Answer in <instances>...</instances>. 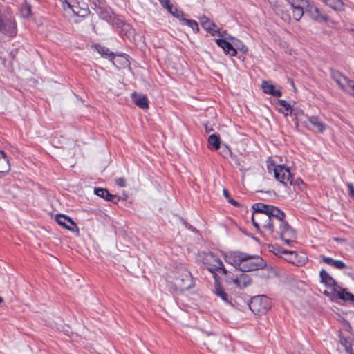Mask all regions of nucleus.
I'll return each instance as SVG.
<instances>
[{
  "label": "nucleus",
  "mask_w": 354,
  "mask_h": 354,
  "mask_svg": "<svg viewBox=\"0 0 354 354\" xmlns=\"http://www.w3.org/2000/svg\"><path fill=\"white\" fill-rule=\"evenodd\" d=\"M225 261L241 272L254 271L266 267V262L260 256L250 255L239 251L227 252L225 255Z\"/></svg>",
  "instance_id": "obj_1"
},
{
  "label": "nucleus",
  "mask_w": 354,
  "mask_h": 354,
  "mask_svg": "<svg viewBox=\"0 0 354 354\" xmlns=\"http://www.w3.org/2000/svg\"><path fill=\"white\" fill-rule=\"evenodd\" d=\"M292 10L293 18L299 21L306 12L313 20L327 22L328 16L322 11L313 0H286Z\"/></svg>",
  "instance_id": "obj_2"
},
{
  "label": "nucleus",
  "mask_w": 354,
  "mask_h": 354,
  "mask_svg": "<svg viewBox=\"0 0 354 354\" xmlns=\"http://www.w3.org/2000/svg\"><path fill=\"white\" fill-rule=\"evenodd\" d=\"M268 214L270 218H275L279 223V230L277 232L279 234L281 239L287 245L293 242L296 238L295 232L284 220L285 213L278 207L271 205Z\"/></svg>",
  "instance_id": "obj_3"
},
{
  "label": "nucleus",
  "mask_w": 354,
  "mask_h": 354,
  "mask_svg": "<svg viewBox=\"0 0 354 354\" xmlns=\"http://www.w3.org/2000/svg\"><path fill=\"white\" fill-rule=\"evenodd\" d=\"M17 32L16 21L11 11L8 8H0V32L14 37Z\"/></svg>",
  "instance_id": "obj_4"
},
{
  "label": "nucleus",
  "mask_w": 354,
  "mask_h": 354,
  "mask_svg": "<svg viewBox=\"0 0 354 354\" xmlns=\"http://www.w3.org/2000/svg\"><path fill=\"white\" fill-rule=\"evenodd\" d=\"M248 306L254 315H262L270 308L271 302L268 297L257 295L250 299Z\"/></svg>",
  "instance_id": "obj_5"
},
{
  "label": "nucleus",
  "mask_w": 354,
  "mask_h": 354,
  "mask_svg": "<svg viewBox=\"0 0 354 354\" xmlns=\"http://www.w3.org/2000/svg\"><path fill=\"white\" fill-rule=\"evenodd\" d=\"M204 268L213 274L214 277L216 271L221 270L223 274H227V270L224 268L222 261L210 254L207 255L203 260Z\"/></svg>",
  "instance_id": "obj_6"
},
{
  "label": "nucleus",
  "mask_w": 354,
  "mask_h": 354,
  "mask_svg": "<svg viewBox=\"0 0 354 354\" xmlns=\"http://www.w3.org/2000/svg\"><path fill=\"white\" fill-rule=\"evenodd\" d=\"M274 174L275 178L283 185H287L290 180H292L289 168L283 165H279L274 167Z\"/></svg>",
  "instance_id": "obj_7"
},
{
  "label": "nucleus",
  "mask_w": 354,
  "mask_h": 354,
  "mask_svg": "<svg viewBox=\"0 0 354 354\" xmlns=\"http://www.w3.org/2000/svg\"><path fill=\"white\" fill-rule=\"evenodd\" d=\"M252 217L261 225V227L272 234L274 232V220L270 218L267 214H252Z\"/></svg>",
  "instance_id": "obj_8"
},
{
  "label": "nucleus",
  "mask_w": 354,
  "mask_h": 354,
  "mask_svg": "<svg viewBox=\"0 0 354 354\" xmlns=\"http://www.w3.org/2000/svg\"><path fill=\"white\" fill-rule=\"evenodd\" d=\"M176 283L182 290H189L194 286L193 277L189 272H185L176 278Z\"/></svg>",
  "instance_id": "obj_9"
},
{
  "label": "nucleus",
  "mask_w": 354,
  "mask_h": 354,
  "mask_svg": "<svg viewBox=\"0 0 354 354\" xmlns=\"http://www.w3.org/2000/svg\"><path fill=\"white\" fill-rule=\"evenodd\" d=\"M55 221L64 228L73 232H79V228L77 224L70 217L64 214H57Z\"/></svg>",
  "instance_id": "obj_10"
},
{
  "label": "nucleus",
  "mask_w": 354,
  "mask_h": 354,
  "mask_svg": "<svg viewBox=\"0 0 354 354\" xmlns=\"http://www.w3.org/2000/svg\"><path fill=\"white\" fill-rule=\"evenodd\" d=\"M200 23L203 28H204L207 32L210 33L211 35H218L219 37H224L223 34L221 33V29L214 30L216 27L215 23L210 20L207 17L203 15L199 18Z\"/></svg>",
  "instance_id": "obj_11"
},
{
  "label": "nucleus",
  "mask_w": 354,
  "mask_h": 354,
  "mask_svg": "<svg viewBox=\"0 0 354 354\" xmlns=\"http://www.w3.org/2000/svg\"><path fill=\"white\" fill-rule=\"evenodd\" d=\"M330 76L343 91L347 90V85L351 80L344 76L339 71L335 69L330 70Z\"/></svg>",
  "instance_id": "obj_12"
},
{
  "label": "nucleus",
  "mask_w": 354,
  "mask_h": 354,
  "mask_svg": "<svg viewBox=\"0 0 354 354\" xmlns=\"http://www.w3.org/2000/svg\"><path fill=\"white\" fill-rule=\"evenodd\" d=\"M94 193L97 196L104 198L105 201L111 202L114 204H117L120 199L119 196L109 193L108 189L105 188L96 187L94 189Z\"/></svg>",
  "instance_id": "obj_13"
},
{
  "label": "nucleus",
  "mask_w": 354,
  "mask_h": 354,
  "mask_svg": "<svg viewBox=\"0 0 354 354\" xmlns=\"http://www.w3.org/2000/svg\"><path fill=\"white\" fill-rule=\"evenodd\" d=\"M219 279L220 277L217 274L214 275V288L213 292L217 297H219L225 303L230 304V296L222 288Z\"/></svg>",
  "instance_id": "obj_14"
},
{
  "label": "nucleus",
  "mask_w": 354,
  "mask_h": 354,
  "mask_svg": "<svg viewBox=\"0 0 354 354\" xmlns=\"http://www.w3.org/2000/svg\"><path fill=\"white\" fill-rule=\"evenodd\" d=\"M247 272H241L235 278H232L233 283L238 288H243L251 284L252 279L250 276L246 274Z\"/></svg>",
  "instance_id": "obj_15"
},
{
  "label": "nucleus",
  "mask_w": 354,
  "mask_h": 354,
  "mask_svg": "<svg viewBox=\"0 0 354 354\" xmlns=\"http://www.w3.org/2000/svg\"><path fill=\"white\" fill-rule=\"evenodd\" d=\"M320 282L328 288H331L333 291H336L338 287L336 281L325 270H322L319 272Z\"/></svg>",
  "instance_id": "obj_16"
},
{
  "label": "nucleus",
  "mask_w": 354,
  "mask_h": 354,
  "mask_svg": "<svg viewBox=\"0 0 354 354\" xmlns=\"http://www.w3.org/2000/svg\"><path fill=\"white\" fill-rule=\"evenodd\" d=\"M216 44L221 47L225 54H228L230 56H236L237 54L236 49L233 46L232 44L223 39H216L215 40Z\"/></svg>",
  "instance_id": "obj_17"
},
{
  "label": "nucleus",
  "mask_w": 354,
  "mask_h": 354,
  "mask_svg": "<svg viewBox=\"0 0 354 354\" xmlns=\"http://www.w3.org/2000/svg\"><path fill=\"white\" fill-rule=\"evenodd\" d=\"M262 88L264 93L270 94L274 97H280L282 95V93L280 90H276L274 85L270 84L267 81L263 82Z\"/></svg>",
  "instance_id": "obj_18"
},
{
  "label": "nucleus",
  "mask_w": 354,
  "mask_h": 354,
  "mask_svg": "<svg viewBox=\"0 0 354 354\" xmlns=\"http://www.w3.org/2000/svg\"><path fill=\"white\" fill-rule=\"evenodd\" d=\"M322 261L328 266H333L337 269L342 270L346 268V264L341 260H335L331 257L322 256Z\"/></svg>",
  "instance_id": "obj_19"
},
{
  "label": "nucleus",
  "mask_w": 354,
  "mask_h": 354,
  "mask_svg": "<svg viewBox=\"0 0 354 354\" xmlns=\"http://www.w3.org/2000/svg\"><path fill=\"white\" fill-rule=\"evenodd\" d=\"M131 97L134 103L138 107L142 109H145L149 107L148 100L146 96L143 95H137L136 93H133Z\"/></svg>",
  "instance_id": "obj_20"
},
{
  "label": "nucleus",
  "mask_w": 354,
  "mask_h": 354,
  "mask_svg": "<svg viewBox=\"0 0 354 354\" xmlns=\"http://www.w3.org/2000/svg\"><path fill=\"white\" fill-rule=\"evenodd\" d=\"M95 50L104 57H107L110 61L113 62L115 55L110 51L106 46H101L100 44H95Z\"/></svg>",
  "instance_id": "obj_21"
},
{
  "label": "nucleus",
  "mask_w": 354,
  "mask_h": 354,
  "mask_svg": "<svg viewBox=\"0 0 354 354\" xmlns=\"http://www.w3.org/2000/svg\"><path fill=\"white\" fill-rule=\"evenodd\" d=\"M277 104L279 106V112L281 113L285 116L292 114V107L290 104L288 103L286 100H278Z\"/></svg>",
  "instance_id": "obj_22"
},
{
  "label": "nucleus",
  "mask_w": 354,
  "mask_h": 354,
  "mask_svg": "<svg viewBox=\"0 0 354 354\" xmlns=\"http://www.w3.org/2000/svg\"><path fill=\"white\" fill-rule=\"evenodd\" d=\"M308 120L310 124L316 128L317 132L323 133L326 129V125L322 122L317 117L311 116L308 118Z\"/></svg>",
  "instance_id": "obj_23"
},
{
  "label": "nucleus",
  "mask_w": 354,
  "mask_h": 354,
  "mask_svg": "<svg viewBox=\"0 0 354 354\" xmlns=\"http://www.w3.org/2000/svg\"><path fill=\"white\" fill-rule=\"evenodd\" d=\"M209 148L218 150L221 147V138L218 134H212L208 138Z\"/></svg>",
  "instance_id": "obj_24"
},
{
  "label": "nucleus",
  "mask_w": 354,
  "mask_h": 354,
  "mask_svg": "<svg viewBox=\"0 0 354 354\" xmlns=\"http://www.w3.org/2000/svg\"><path fill=\"white\" fill-rule=\"evenodd\" d=\"M0 162L2 165L0 166V172L4 174L8 173L10 168L9 160L6 153L3 150H0Z\"/></svg>",
  "instance_id": "obj_25"
},
{
  "label": "nucleus",
  "mask_w": 354,
  "mask_h": 354,
  "mask_svg": "<svg viewBox=\"0 0 354 354\" xmlns=\"http://www.w3.org/2000/svg\"><path fill=\"white\" fill-rule=\"evenodd\" d=\"M271 205H267L262 203H254L252 208L253 214H268Z\"/></svg>",
  "instance_id": "obj_26"
},
{
  "label": "nucleus",
  "mask_w": 354,
  "mask_h": 354,
  "mask_svg": "<svg viewBox=\"0 0 354 354\" xmlns=\"http://www.w3.org/2000/svg\"><path fill=\"white\" fill-rule=\"evenodd\" d=\"M335 298L343 301H351L354 303V295L347 292L346 289L341 288V290L337 291Z\"/></svg>",
  "instance_id": "obj_27"
},
{
  "label": "nucleus",
  "mask_w": 354,
  "mask_h": 354,
  "mask_svg": "<svg viewBox=\"0 0 354 354\" xmlns=\"http://www.w3.org/2000/svg\"><path fill=\"white\" fill-rule=\"evenodd\" d=\"M339 342L342 346L344 347L345 351L350 353L353 354L352 344L349 338L345 337L342 334L339 335Z\"/></svg>",
  "instance_id": "obj_28"
},
{
  "label": "nucleus",
  "mask_w": 354,
  "mask_h": 354,
  "mask_svg": "<svg viewBox=\"0 0 354 354\" xmlns=\"http://www.w3.org/2000/svg\"><path fill=\"white\" fill-rule=\"evenodd\" d=\"M288 183L293 185L295 191L303 190L306 186L304 181L299 178L294 180V178L292 177V180H290Z\"/></svg>",
  "instance_id": "obj_29"
},
{
  "label": "nucleus",
  "mask_w": 354,
  "mask_h": 354,
  "mask_svg": "<svg viewBox=\"0 0 354 354\" xmlns=\"http://www.w3.org/2000/svg\"><path fill=\"white\" fill-rule=\"evenodd\" d=\"M167 10L170 14L178 18L180 21L182 18L184 17L183 12L182 10H178L177 8L174 7L173 5H171Z\"/></svg>",
  "instance_id": "obj_30"
},
{
  "label": "nucleus",
  "mask_w": 354,
  "mask_h": 354,
  "mask_svg": "<svg viewBox=\"0 0 354 354\" xmlns=\"http://www.w3.org/2000/svg\"><path fill=\"white\" fill-rule=\"evenodd\" d=\"M181 21L184 24L190 27L193 30L194 32H198L199 31L198 25L196 21L192 20V19H187L183 17V18H182Z\"/></svg>",
  "instance_id": "obj_31"
},
{
  "label": "nucleus",
  "mask_w": 354,
  "mask_h": 354,
  "mask_svg": "<svg viewBox=\"0 0 354 354\" xmlns=\"http://www.w3.org/2000/svg\"><path fill=\"white\" fill-rule=\"evenodd\" d=\"M21 15L24 18H28L31 15V6L26 3L23 4L21 8Z\"/></svg>",
  "instance_id": "obj_32"
},
{
  "label": "nucleus",
  "mask_w": 354,
  "mask_h": 354,
  "mask_svg": "<svg viewBox=\"0 0 354 354\" xmlns=\"http://www.w3.org/2000/svg\"><path fill=\"white\" fill-rule=\"evenodd\" d=\"M234 45L235 46V48L237 50H241V52H243V53H246L248 51V47L244 45L243 44L242 41H241L239 39H235L234 41Z\"/></svg>",
  "instance_id": "obj_33"
},
{
  "label": "nucleus",
  "mask_w": 354,
  "mask_h": 354,
  "mask_svg": "<svg viewBox=\"0 0 354 354\" xmlns=\"http://www.w3.org/2000/svg\"><path fill=\"white\" fill-rule=\"evenodd\" d=\"M223 192L224 196L225 197L226 199H227V201L230 204L233 205L235 207H239L240 206V204L236 201H235L233 198H230V193L228 192V191L226 189H224Z\"/></svg>",
  "instance_id": "obj_34"
},
{
  "label": "nucleus",
  "mask_w": 354,
  "mask_h": 354,
  "mask_svg": "<svg viewBox=\"0 0 354 354\" xmlns=\"http://www.w3.org/2000/svg\"><path fill=\"white\" fill-rule=\"evenodd\" d=\"M100 16L102 19H104L106 21H109V19H111V17L108 11L103 10L102 8H100Z\"/></svg>",
  "instance_id": "obj_35"
},
{
  "label": "nucleus",
  "mask_w": 354,
  "mask_h": 354,
  "mask_svg": "<svg viewBox=\"0 0 354 354\" xmlns=\"http://www.w3.org/2000/svg\"><path fill=\"white\" fill-rule=\"evenodd\" d=\"M73 12L75 15H77V16H80V17H85V16L88 15L90 12L88 8L81 9L79 11H76L74 9H73Z\"/></svg>",
  "instance_id": "obj_36"
},
{
  "label": "nucleus",
  "mask_w": 354,
  "mask_h": 354,
  "mask_svg": "<svg viewBox=\"0 0 354 354\" xmlns=\"http://www.w3.org/2000/svg\"><path fill=\"white\" fill-rule=\"evenodd\" d=\"M344 91L348 93L353 97H354V81L351 80L348 84L347 85V90H344Z\"/></svg>",
  "instance_id": "obj_37"
},
{
  "label": "nucleus",
  "mask_w": 354,
  "mask_h": 354,
  "mask_svg": "<svg viewBox=\"0 0 354 354\" xmlns=\"http://www.w3.org/2000/svg\"><path fill=\"white\" fill-rule=\"evenodd\" d=\"M115 183L120 187L126 186V180L124 178H118L115 179Z\"/></svg>",
  "instance_id": "obj_38"
},
{
  "label": "nucleus",
  "mask_w": 354,
  "mask_h": 354,
  "mask_svg": "<svg viewBox=\"0 0 354 354\" xmlns=\"http://www.w3.org/2000/svg\"><path fill=\"white\" fill-rule=\"evenodd\" d=\"M225 274L226 275V279H225L226 283H233L232 278H235L236 276H234V274H232L228 271H227V274Z\"/></svg>",
  "instance_id": "obj_39"
},
{
  "label": "nucleus",
  "mask_w": 354,
  "mask_h": 354,
  "mask_svg": "<svg viewBox=\"0 0 354 354\" xmlns=\"http://www.w3.org/2000/svg\"><path fill=\"white\" fill-rule=\"evenodd\" d=\"M234 160L235 161V163L236 165L239 167V169L240 171H246L248 170V168H245L240 162L239 158H237L236 157L234 159Z\"/></svg>",
  "instance_id": "obj_40"
},
{
  "label": "nucleus",
  "mask_w": 354,
  "mask_h": 354,
  "mask_svg": "<svg viewBox=\"0 0 354 354\" xmlns=\"http://www.w3.org/2000/svg\"><path fill=\"white\" fill-rule=\"evenodd\" d=\"M348 194L350 196L354 198V186L352 183H349L347 184Z\"/></svg>",
  "instance_id": "obj_41"
},
{
  "label": "nucleus",
  "mask_w": 354,
  "mask_h": 354,
  "mask_svg": "<svg viewBox=\"0 0 354 354\" xmlns=\"http://www.w3.org/2000/svg\"><path fill=\"white\" fill-rule=\"evenodd\" d=\"M221 33L224 35L223 37L225 38L224 39H225L226 41H227V39L231 40V41L235 40V38L234 37L231 36L230 35H229L226 30H223V31L221 30Z\"/></svg>",
  "instance_id": "obj_42"
},
{
  "label": "nucleus",
  "mask_w": 354,
  "mask_h": 354,
  "mask_svg": "<svg viewBox=\"0 0 354 354\" xmlns=\"http://www.w3.org/2000/svg\"><path fill=\"white\" fill-rule=\"evenodd\" d=\"M323 293H324V295H326L327 297H329L331 299H333V297H335V295H336V293H337V290L336 291H333V292H328V290H324Z\"/></svg>",
  "instance_id": "obj_43"
},
{
  "label": "nucleus",
  "mask_w": 354,
  "mask_h": 354,
  "mask_svg": "<svg viewBox=\"0 0 354 354\" xmlns=\"http://www.w3.org/2000/svg\"><path fill=\"white\" fill-rule=\"evenodd\" d=\"M161 5L166 9H167L171 4H170L169 0H159Z\"/></svg>",
  "instance_id": "obj_44"
},
{
  "label": "nucleus",
  "mask_w": 354,
  "mask_h": 354,
  "mask_svg": "<svg viewBox=\"0 0 354 354\" xmlns=\"http://www.w3.org/2000/svg\"><path fill=\"white\" fill-rule=\"evenodd\" d=\"M251 219H252V224H253V225L255 227V228H256L258 231H260V227L261 226V225L259 223H258V222H257V221L254 219V218H252H252H251Z\"/></svg>",
  "instance_id": "obj_45"
},
{
  "label": "nucleus",
  "mask_w": 354,
  "mask_h": 354,
  "mask_svg": "<svg viewBox=\"0 0 354 354\" xmlns=\"http://www.w3.org/2000/svg\"><path fill=\"white\" fill-rule=\"evenodd\" d=\"M281 253H283V254H289L291 257H292V256L296 257V253H295V252H292V251H288V250H283V251L281 252Z\"/></svg>",
  "instance_id": "obj_46"
},
{
  "label": "nucleus",
  "mask_w": 354,
  "mask_h": 354,
  "mask_svg": "<svg viewBox=\"0 0 354 354\" xmlns=\"http://www.w3.org/2000/svg\"><path fill=\"white\" fill-rule=\"evenodd\" d=\"M269 248H272V249H270V251H272V252H273L276 255H279V251H278L277 252H275L273 250H274V249H275V248H274V245H269Z\"/></svg>",
  "instance_id": "obj_47"
},
{
  "label": "nucleus",
  "mask_w": 354,
  "mask_h": 354,
  "mask_svg": "<svg viewBox=\"0 0 354 354\" xmlns=\"http://www.w3.org/2000/svg\"><path fill=\"white\" fill-rule=\"evenodd\" d=\"M205 130H206L207 132H209V131L212 130V128H209L207 124L205 126Z\"/></svg>",
  "instance_id": "obj_48"
},
{
  "label": "nucleus",
  "mask_w": 354,
  "mask_h": 354,
  "mask_svg": "<svg viewBox=\"0 0 354 354\" xmlns=\"http://www.w3.org/2000/svg\"><path fill=\"white\" fill-rule=\"evenodd\" d=\"M3 301V299L1 297H0V304L2 303Z\"/></svg>",
  "instance_id": "obj_49"
},
{
  "label": "nucleus",
  "mask_w": 354,
  "mask_h": 354,
  "mask_svg": "<svg viewBox=\"0 0 354 354\" xmlns=\"http://www.w3.org/2000/svg\"><path fill=\"white\" fill-rule=\"evenodd\" d=\"M291 85L294 86V82L292 80L291 81Z\"/></svg>",
  "instance_id": "obj_50"
},
{
  "label": "nucleus",
  "mask_w": 354,
  "mask_h": 354,
  "mask_svg": "<svg viewBox=\"0 0 354 354\" xmlns=\"http://www.w3.org/2000/svg\"><path fill=\"white\" fill-rule=\"evenodd\" d=\"M227 151H228L230 153H231V151H230V150L229 149H227Z\"/></svg>",
  "instance_id": "obj_51"
}]
</instances>
